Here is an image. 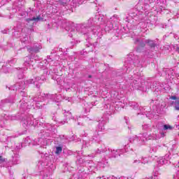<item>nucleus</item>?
Here are the masks:
<instances>
[{
	"label": "nucleus",
	"instance_id": "31",
	"mask_svg": "<svg viewBox=\"0 0 179 179\" xmlns=\"http://www.w3.org/2000/svg\"><path fill=\"white\" fill-rule=\"evenodd\" d=\"M150 153H156V152H157V147L156 146L151 147L150 149Z\"/></svg>",
	"mask_w": 179,
	"mask_h": 179
},
{
	"label": "nucleus",
	"instance_id": "7",
	"mask_svg": "<svg viewBox=\"0 0 179 179\" xmlns=\"http://www.w3.org/2000/svg\"><path fill=\"white\" fill-rule=\"evenodd\" d=\"M21 124L24 128H29V127H37L38 125V122L33 116H29L24 117Z\"/></svg>",
	"mask_w": 179,
	"mask_h": 179
},
{
	"label": "nucleus",
	"instance_id": "59",
	"mask_svg": "<svg viewBox=\"0 0 179 179\" xmlns=\"http://www.w3.org/2000/svg\"><path fill=\"white\" fill-rule=\"evenodd\" d=\"M43 136H44V138H45V134H43Z\"/></svg>",
	"mask_w": 179,
	"mask_h": 179
},
{
	"label": "nucleus",
	"instance_id": "54",
	"mask_svg": "<svg viewBox=\"0 0 179 179\" xmlns=\"http://www.w3.org/2000/svg\"><path fill=\"white\" fill-rule=\"evenodd\" d=\"M175 128H178V126L176 125V126H175Z\"/></svg>",
	"mask_w": 179,
	"mask_h": 179
},
{
	"label": "nucleus",
	"instance_id": "62",
	"mask_svg": "<svg viewBox=\"0 0 179 179\" xmlns=\"http://www.w3.org/2000/svg\"><path fill=\"white\" fill-rule=\"evenodd\" d=\"M88 51H92L91 50H88Z\"/></svg>",
	"mask_w": 179,
	"mask_h": 179
},
{
	"label": "nucleus",
	"instance_id": "10",
	"mask_svg": "<svg viewBox=\"0 0 179 179\" xmlns=\"http://www.w3.org/2000/svg\"><path fill=\"white\" fill-rule=\"evenodd\" d=\"M24 63H23V68H19L20 69L21 72H23V71H27L28 68H31L33 66V59L30 56H26L23 59Z\"/></svg>",
	"mask_w": 179,
	"mask_h": 179
},
{
	"label": "nucleus",
	"instance_id": "35",
	"mask_svg": "<svg viewBox=\"0 0 179 179\" xmlns=\"http://www.w3.org/2000/svg\"><path fill=\"white\" fill-rule=\"evenodd\" d=\"M6 162V158H3V157L0 156V164H3Z\"/></svg>",
	"mask_w": 179,
	"mask_h": 179
},
{
	"label": "nucleus",
	"instance_id": "64",
	"mask_svg": "<svg viewBox=\"0 0 179 179\" xmlns=\"http://www.w3.org/2000/svg\"><path fill=\"white\" fill-rule=\"evenodd\" d=\"M178 129H179V127H178Z\"/></svg>",
	"mask_w": 179,
	"mask_h": 179
},
{
	"label": "nucleus",
	"instance_id": "57",
	"mask_svg": "<svg viewBox=\"0 0 179 179\" xmlns=\"http://www.w3.org/2000/svg\"><path fill=\"white\" fill-rule=\"evenodd\" d=\"M154 84L157 85V83H154Z\"/></svg>",
	"mask_w": 179,
	"mask_h": 179
},
{
	"label": "nucleus",
	"instance_id": "18",
	"mask_svg": "<svg viewBox=\"0 0 179 179\" xmlns=\"http://www.w3.org/2000/svg\"><path fill=\"white\" fill-rule=\"evenodd\" d=\"M134 19V20H138V19H139V15H138L137 13H130V15H129V17H126V22H127L128 23H129V19Z\"/></svg>",
	"mask_w": 179,
	"mask_h": 179
},
{
	"label": "nucleus",
	"instance_id": "40",
	"mask_svg": "<svg viewBox=\"0 0 179 179\" xmlns=\"http://www.w3.org/2000/svg\"><path fill=\"white\" fill-rule=\"evenodd\" d=\"M29 40V38L27 36L24 37V38L22 40L23 43H26Z\"/></svg>",
	"mask_w": 179,
	"mask_h": 179
},
{
	"label": "nucleus",
	"instance_id": "53",
	"mask_svg": "<svg viewBox=\"0 0 179 179\" xmlns=\"http://www.w3.org/2000/svg\"><path fill=\"white\" fill-rule=\"evenodd\" d=\"M88 78H92V75H90V76H88Z\"/></svg>",
	"mask_w": 179,
	"mask_h": 179
},
{
	"label": "nucleus",
	"instance_id": "22",
	"mask_svg": "<svg viewBox=\"0 0 179 179\" xmlns=\"http://www.w3.org/2000/svg\"><path fill=\"white\" fill-rule=\"evenodd\" d=\"M64 117H66V121H68V120H73V116H72V113L69 111L66 112V110H64Z\"/></svg>",
	"mask_w": 179,
	"mask_h": 179
},
{
	"label": "nucleus",
	"instance_id": "63",
	"mask_svg": "<svg viewBox=\"0 0 179 179\" xmlns=\"http://www.w3.org/2000/svg\"><path fill=\"white\" fill-rule=\"evenodd\" d=\"M99 178H101V177H99Z\"/></svg>",
	"mask_w": 179,
	"mask_h": 179
},
{
	"label": "nucleus",
	"instance_id": "33",
	"mask_svg": "<svg viewBox=\"0 0 179 179\" xmlns=\"http://www.w3.org/2000/svg\"><path fill=\"white\" fill-rule=\"evenodd\" d=\"M41 141H43V139L41 138L35 139L34 141V145H41Z\"/></svg>",
	"mask_w": 179,
	"mask_h": 179
},
{
	"label": "nucleus",
	"instance_id": "56",
	"mask_svg": "<svg viewBox=\"0 0 179 179\" xmlns=\"http://www.w3.org/2000/svg\"><path fill=\"white\" fill-rule=\"evenodd\" d=\"M154 84L157 85V83H154Z\"/></svg>",
	"mask_w": 179,
	"mask_h": 179
},
{
	"label": "nucleus",
	"instance_id": "17",
	"mask_svg": "<svg viewBox=\"0 0 179 179\" xmlns=\"http://www.w3.org/2000/svg\"><path fill=\"white\" fill-rule=\"evenodd\" d=\"M93 22V19H90L88 20V23H89V33H92L94 34H97V29H96V27H92L93 26L92 24Z\"/></svg>",
	"mask_w": 179,
	"mask_h": 179
},
{
	"label": "nucleus",
	"instance_id": "44",
	"mask_svg": "<svg viewBox=\"0 0 179 179\" xmlns=\"http://www.w3.org/2000/svg\"><path fill=\"white\" fill-rule=\"evenodd\" d=\"M47 5H51V3H52V2H51L50 1H48L46 2Z\"/></svg>",
	"mask_w": 179,
	"mask_h": 179
},
{
	"label": "nucleus",
	"instance_id": "38",
	"mask_svg": "<svg viewBox=\"0 0 179 179\" xmlns=\"http://www.w3.org/2000/svg\"><path fill=\"white\" fill-rule=\"evenodd\" d=\"M134 164H140L141 166V160H134L133 162Z\"/></svg>",
	"mask_w": 179,
	"mask_h": 179
},
{
	"label": "nucleus",
	"instance_id": "60",
	"mask_svg": "<svg viewBox=\"0 0 179 179\" xmlns=\"http://www.w3.org/2000/svg\"><path fill=\"white\" fill-rule=\"evenodd\" d=\"M178 166L179 167V162H178Z\"/></svg>",
	"mask_w": 179,
	"mask_h": 179
},
{
	"label": "nucleus",
	"instance_id": "30",
	"mask_svg": "<svg viewBox=\"0 0 179 179\" xmlns=\"http://www.w3.org/2000/svg\"><path fill=\"white\" fill-rule=\"evenodd\" d=\"M13 164H19L20 163V161L19 160V159H17V157H13Z\"/></svg>",
	"mask_w": 179,
	"mask_h": 179
},
{
	"label": "nucleus",
	"instance_id": "3",
	"mask_svg": "<svg viewBox=\"0 0 179 179\" xmlns=\"http://www.w3.org/2000/svg\"><path fill=\"white\" fill-rule=\"evenodd\" d=\"M85 0H59L57 6L53 5L51 6L52 13H58L62 8L64 9H69V8H76L78 5H82Z\"/></svg>",
	"mask_w": 179,
	"mask_h": 179
},
{
	"label": "nucleus",
	"instance_id": "29",
	"mask_svg": "<svg viewBox=\"0 0 179 179\" xmlns=\"http://www.w3.org/2000/svg\"><path fill=\"white\" fill-rule=\"evenodd\" d=\"M162 127L164 131H167V129H173V127L170 126V124H164Z\"/></svg>",
	"mask_w": 179,
	"mask_h": 179
},
{
	"label": "nucleus",
	"instance_id": "25",
	"mask_svg": "<svg viewBox=\"0 0 179 179\" xmlns=\"http://www.w3.org/2000/svg\"><path fill=\"white\" fill-rule=\"evenodd\" d=\"M55 153L56 155H61V153H62V146L56 147V150Z\"/></svg>",
	"mask_w": 179,
	"mask_h": 179
},
{
	"label": "nucleus",
	"instance_id": "27",
	"mask_svg": "<svg viewBox=\"0 0 179 179\" xmlns=\"http://www.w3.org/2000/svg\"><path fill=\"white\" fill-rule=\"evenodd\" d=\"M173 107H175V110L179 111V99H176L175 103H173Z\"/></svg>",
	"mask_w": 179,
	"mask_h": 179
},
{
	"label": "nucleus",
	"instance_id": "21",
	"mask_svg": "<svg viewBox=\"0 0 179 179\" xmlns=\"http://www.w3.org/2000/svg\"><path fill=\"white\" fill-rule=\"evenodd\" d=\"M40 50H41V48L40 47H37V46H34L32 48H28V51L31 53L33 54L34 52H38V51H40Z\"/></svg>",
	"mask_w": 179,
	"mask_h": 179
},
{
	"label": "nucleus",
	"instance_id": "55",
	"mask_svg": "<svg viewBox=\"0 0 179 179\" xmlns=\"http://www.w3.org/2000/svg\"><path fill=\"white\" fill-rule=\"evenodd\" d=\"M3 33L6 34V33H8V32L3 31Z\"/></svg>",
	"mask_w": 179,
	"mask_h": 179
},
{
	"label": "nucleus",
	"instance_id": "32",
	"mask_svg": "<svg viewBox=\"0 0 179 179\" xmlns=\"http://www.w3.org/2000/svg\"><path fill=\"white\" fill-rule=\"evenodd\" d=\"M98 166L99 167H101L102 169H104V167H107V162L104 163V162H99L98 163Z\"/></svg>",
	"mask_w": 179,
	"mask_h": 179
},
{
	"label": "nucleus",
	"instance_id": "19",
	"mask_svg": "<svg viewBox=\"0 0 179 179\" xmlns=\"http://www.w3.org/2000/svg\"><path fill=\"white\" fill-rule=\"evenodd\" d=\"M144 136H145V134H141V136H139V137L136 136L133 138V141H134V142H138V141H139L138 144L142 145V143H143V142H145Z\"/></svg>",
	"mask_w": 179,
	"mask_h": 179
},
{
	"label": "nucleus",
	"instance_id": "9",
	"mask_svg": "<svg viewBox=\"0 0 179 179\" xmlns=\"http://www.w3.org/2000/svg\"><path fill=\"white\" fill-rule=\"evenodd\" d=\"M25 22L29 27H33V26H36L38 22H43V17H41V15H38L36 17L27 18Z\"/></svg>",
	"mask_w": 179,
	"mask_h": 179
},
{
	"label": "nucleus",
	"instance_id": "15",
	"mask_svg": "<svg viewBox=\"0 0 179 179\" xmlns=\"http://www.w3.org/2000/svg\"><path fill=\"white\" fill-rule=\"evenodd\" d=\"M13 30V35L17 38L20 37V31H23V28L20 25H17V27H14Z\"/></svg>",
	"mask_w": 179,
	"mask_h": 179
},
{
	"label": "nucleus",
	"instance_id": "43",
	"mask_svg": "<svg viewBox=\"0 0 179 179\" xmlns=\"http://www.w3.org/2000/svg\"><path fill=\"white\" fill-rule=\"evenodd\" d=\"M164 47H165V49H166V50H170V47H171V46L169 45H165Z\"/></svg>",
	"mask_w": 179,
	"mask_h": 179
},
{
	"label": "nucleus",
	"instance_id": "37",
	"mask_svg": "<svg viewBox=\"0 0 179 179\" xmlns=\"http://www.w3.org/2000/svg\"><path fill=\"white\" fill-rule=\"evenodd\" d=\"M142 127H143V129L146 130L148 129V128H149V127H150V124H143Z\"/></svg>",
	"mask_w": 179,
	"mask_h": 179
},
{
	"label": "nucleus",
	"instance_id": "20",
	"mask_svg": "<svg viewBox=\"0 0 179 179\" xmlns=\"http://www.w3.org/2000/svg\"><path fill=\"white\" fill-rule=\"evenodd\" d=\"M107 122H108V121L104 120V119H102L101 120H100V122L98 125L99 131H104L106 129L104 126L106 125V124H107Z\"/></svg>",
	"mask_w": 179,
	"mask_h": 179
},
{
	"label": "nucleus",
	"instance_id": "12",
	"mask_svg": "<svg viewBox=\"0 0 179 179\" xmlns=\"http://www.w3.org/2000/svg\"><path fill=\"white\" fill-rule=\"evenodd\" d=\"M45 78L44 76H41V77H36L34 79H29L27 80V83H28L29 85L34 84L35 85L37 89H40V86L43 82H44V80Z\"/></svg>",
	"mask_w": 179,
	"mask_h": 179
},
{
	"label": "nucleus",
	"instance_id": "61",
	"mask_svg": "<svg viewBox=\"0 0 179 179\" xmlns=\"http://www.w3.org/2000/svg\"><path fill=\"white\" fill-rule=\"evenodd\" d=\"M141 8L143 10V7H141Z\"/></svg>",
	"mask_w": 179,
	"mask_h": 179
},
{
	"label": "nucleus",
	"instance_id": "36",
	"mask_svg": "<svg viewBox=\"0 0 179 179\" xmlns=\"http://www.w3.org/2000/svg\"><path fill=\"white\" fill-rule=\"evenodd\" d=\"M98 136H99V134H97V132H95L94 136H92L90 141H94L96 142V141H97L96 140V138H98Z\"/></svg>",
	"mask_w": 179,
	"mask_h": 179
},
{
	"label": "nucleus",
	"instance_id": "14",
	"mask_svg": "<svg viewBox=\"0 0 179 179\" xmlns=\"http://www.w3.org/2000/svg\"><path fill=\"white\" fill-rule=\"evenodd\" d=\"M113 22H118V15H115L112 17H110V20L109 21H107L106 26L105 27L107 31H110V30H113V29H114V23H113Z\"/></svg>",
	"mask_w": 179,
	"mask_h": 179
},
{
	"label": "nucleus",
	"instance_id": "13",
	"mask_svg": "<svg viewBox=\"0 0 179 179\" xmlns=\"http://www.w3.org/2000/svg\"><path fill=\"white\" fill-rule=\"evenodd\" d=\"M158 164H171V154L168 152L164 157H162L157 162Z\"/></svg>",
	"mask_w": 179,
	"mask_h": 179
},
{
	"label": "nucleus",
	"instance_id": "47",
	"mask_svg": "<svg viewBox=\"0 0 179 179\" xmlns=\"http://www.w3.org/2000/svg\"><path fill=\"white\" fill-rule=\"evenodd\" d=\"M87 48H89V47H93V45H87Z\"/></svg>",
	"mask_w": 179,
	"mask_h": 179
},
{
	"label": "nucleus",
	"instance_id": "28",
	"mask_svg": "<svg viewBox=\"0 0 179 179\" xmlns=\"http://www.w3.org/2000/svg\"><path fill=\"white\" fill-rule=\"evenodd\" d=\"M141 162V166L142 164H148V163H149V159L146 157H142Z\"/></svg>",
	"mask_w": 179,
	"mask_h": 179
},
{
	"label": "nucleus",
	"instance_id": "48",
	"mask_svg": "<svg viewBox=\"0 0 179 179\" xmlns=\"http://www.w3.org/2000/svg\"><path fill=\"white\" fill-rule=\"evenodd\" d=\"M155 87H157V85H154L152 86V88L155 89Z\"/></svg>",
	"mask_w": 179,
	"mask_h": 179
},
{
	"label": "nucleus",
	"instance_id": "2",
	"mask_svg": "<svg viewBox=\"0 0 179 179\" xmlns=\"http://www.w3.org/2000/svg\"><path fill=\"white\" fill-rule=\"evenodd\" d=\"M134 40V44L138 45V48H143L146 46V45L150 47V50H147L145 53V55L148 57V58H153L155 55V51H156V47H157V43L156 41L146 39L145 38L141 36H136V38H133Z\"/></svg>",
	"mask_w": 179,
	"mask_h": 179
},
{
	"label": "nucleus",
	"instance_id": "11",
	"mask_svg": "<svg viewBox=\"0 0 179 179\" xmlns=\"http://www.w3.org/2000/svg\"><path fill=\"white\" fill-rule=\"evenodd\" d=\"M14 64H16V59H13L8 61L7 63H0V66H1V72H3L4 73H9V66H12V65H14Z\"/></svg>",
	"mask_w": 179,
	"mask_h": 179
},
{
	"label": "nucleus",
	"instance_id": "49",
	"mask_svg": "<svg viewBox=\"0 0 179 179\" xmlns=\"http://www.w3.org/2000/svg\"><path fill=\"white\" fill-rule=\"evenodd\" d=\"M30 31H34V29H30Z\"/></svg>",
	"mask_w": 179,
	"mask_h": 179
},
{
	"label": "nucleus",
	"instance_id": "24",
	"mask_svg": "<svg viewBox=\"0 0 179 179\" xmlns=\"http://www.w3.org/2000/svg\"><path fill=\"white\" fill-rule=\"evenodd\" d=\"M27 15L28 16V17H36V16H34V15H36V12L34 10H30L29 12L27 13Z\"/></svg>",
	"mask_w": 179,
	"mask_h": 179
},
{
	"label": "nucleus",
	"instance_id": "58",
	"mask_svg": "<svg viewBox=\"0 0 179 179\" xmlns=\"http://www.w3.org/2000/svg\"><path fill=\"white\" fill-rule=\"evenodd\" d=\"M92 106H96V104L93 103Z\"/></svg>",
	"mask_w": 179,
	"mask_h": 179
},
{
	"label": "nucleus",
	"instance_id": "8",
	"mask_svg": "<svg viewBox=\"0 0 179 179\" xmlns=\"http://www.w3.org/2000/svg\"><path fill=\"white\" fill-rule=\"evenodd\" d=\"M132 90H141V92L145 91L146 89V85L145 82L142 83V78H138L137 80H134L131 83Z\"/></svg>",
	"mask_w": 179,
	"mask_h": 179
},
{
	"label": "nucleus",
	"instance_id": "26",
	"mask_svg": "<svg viewBox=\"0 0 179 179\" xmlns=\"http://www.w3.org/2000/svg\"><path fill=\"white\" fill-rule=\"evenodd\" d=\"M157 134H150L148 136V140L150 141V140H155V139H157Z\"/></svg>",
	"mask_w": 179,
	"mask_h": 179
},
{
	"label": "nucleus",
	"instance_id": "4",
	"mask_svg": "<svg viewBox=\"0 0 179 179\" xmlns=\"http://www.w3.org/2000/svg\"><path fill=\"white\" fill-rule=\"evenodd\" d=\"M96 155H101V153H104V156L108 157V159H111V157H117V156H121L122 153H124V149H117L113 150L108 148L106 145H101L100 148H98L95 152Z\"/></svg>",
	"mask_w": 179,
	"mask_h": 179
},
{
	"label": "nucleus",
	"instance_id": "50",
	"mask_svg": "<svg viewBox=\"0 0 179 179\" xmlns=\"http://www.w3.org/2000/svg\"><path fill=\"white\" fill-rule=\"evenodd\" d=\"M2 166H3V164H0V169H1Z\"/></svg>",
	"mask_w": 179,
	"mask_h": 179
},
{
	"label": "nucleus",
	"instance_id": "6",
	"mask_svg": "<svg viewBox=\"0 0 179 179\" xmlns=\"http://www.w3.org/2000/svg\"><path fill=\"white\" fill-rule=\"evenodd\" d=\"M127 73H129V71L134 69L135 66H141V61L139 56H135L134 58H129L124 65Z\"/></svg>",
	"mask_w": 179,
	"mask_h": 179
},
{
	"label": "nucleus",
	"instance_id": "45",
	"mask_svg": "<svg viewBox=\"0 0 179 179\" xmlns=\"http://www.w3.org/2000/svg\"><path fill=\"white\" fill-rule=\"evenodd\" d=\"M46 62H51V59L48 57V59L45 60Z\"/></svg>",
	"mask_w": 179,
	"mask_h": 179
},
{
	"label": "nucleus",
	"instance_id": "34",
	"mask_svg": "<svg viewBox=\"0 0 179 179\" xmlns=\"http://www.w3.org/2000/svg\"><path fill=\"white\" fill-rule=\"evenodd\" d=\"M19 117L18 116H15V115H11L9 117V120H11V121H15L16 120H19Z\"/></svg>",
	"mask_w": 179,
	"mask_h": 179
},
{
	"label": "nucleus",
	"instance_id": "5",
	"mask_svg": "<svg viewBox=\"0 0 179 179\" xmlns=\"http://www.w3.org/2000/svg\"><path fill=\"white\" fill-rule=\"evenodd\" d=\"M89 23L87 24H80L76 27V31L73 29H70L69 30V37H73V38H76V33H81V34H87L90 30L89 29Z\"/></svg>",
	"mask_w": 179,
	"mask_h": 179
},
{
	"label": "nucleus",
	"instance_id": "16",
	"mask_svg": "<svg viewBox=\"0 0 179 179\" xmlns=\"http://www.w3.org/2000/svg\"><path fill=\"white\" fill-rule=\"evenodd\" d=\"M6 103H15V96L13 95L6 99L1 100L0 101V106L3 107Z\"/></svg>",
	"mask_w": 179,
	"mask_h": 179
},
{
	"label": "nucleus",
	"instance_id": "39",
	"mask_svg": "<svg viewBox=\"0 0 179 179\" xmlns=\"http://www.w3.org/2000/svg\"><path fill=\"white\" fill-rule=\"evenodd\" d=\"M88 143L86 141H83V148H87Z\"/></svg>",
	"mask_w": 179,
	"mask_h": 179
},
{
	"label": "nucleus",
	"instance_id": "1",
	"mask_svg": "<svg viewBox=\"0 0 179 179\" xmlns=\"http://www.w3.org/2000/svg\"><path fill=\"white\" fill-rule=\"evenodd\" d=\"M26 83L24 80H21L17 83L10 89L13 90H19L20 95L23 97L20 101V108L22 111H26V110L30 109V107L34 106V104L37 108H44V106L48 104L50 101H58L61 95L41 93L38 97L32 98L31 96H27L26 93Z\"/></svg>",
	"mask_w": 179,
	"mask_h": 179
},
{
	"label": "nucleus",
	"instance_id": "51",
	"mask_svg": "<svg viewBox=\"0 0 179 179\" xmlns=\"http://www.w3.org/2000/svg\"><path fill=\"white\" fill-rule=\"evenodd\" d=\"M176 176H179V171L177 172Z\"/></svg>",
	"mask_w": 179,
	"mask_h": 179
},
{
	"label": "nucleus",
	"instance_id": "46",
	"mask_svg": "<svg viewBox=\"0 0 179 179\" xmlns=\"http://www.w3.org/2000/svg\"><path fill=\"white\" fill-rule=\"evenodd\" d=\"M161 136L163 138L164 136V133H161Z\"/></svg>",
	"mask_w": 179,
	"mask_h": 179
},
{
	"label": "nucleus",
	"instance_id": "41",
	"mask_svg": "<svg viewBox=\"0 0 179 179\" xmlns=\"http://www.w3.org/2000/svg\"><path fill=\"white\" fill-rule=\"evenodd\" d=\"M17 150H19V149H21V148H22V144H18L17 145H16Z\"/></svg>",
	"mask_w": 179,
	"mask_h": 179
},
{
	"label": "nucleus",
	"instance_id": "52",
	"mask_svg": "<svg viewBox=\"0 0 179 179\" xmlns=\"http://www.w3.org/2000/svg\"><path fill=\"white\" fill-rule=\"evenodd\" d=\"M129 80H132V76H131V77H129Z\"/></svg>",
	"mask_w": 179,
	"mask_h": 179
},
{
	"label": "nucleus",
	"instance_id": "42",
	"mask_svg": "<svg viewBox=\"0 0 179 179\" xmlns=\"http://www.w3.org/2000/svg\"><path fill=\"white\" fill-rule=\"evenodd\" d=\"M171 100H177V96H172L170 97Z\"/></svg>",
	"mask_w": 179,
	"mask_h": 179
},
{
	"label": "nucleus",
	"instance_id": "23",
	"mask_svg": "<svg viewBox=\"0 0 179 179\" xmlns=\"http://www.w3.org/2000/svg\"><path fill=\"white\" fill-rule=\"evenodd\" d=\"M130 107L134 108V110H138L139 108V105L136 102H131L129 103Z\"/></svg>",
	"mask_w": 179,
	"mask_h": 179
}]
</instances>
